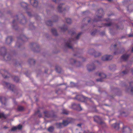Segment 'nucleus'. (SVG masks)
I'll return each mask as SVG.
<instances>
[{"label":"nucleus","mask_w":133,"mask_h":133,"mask_svg":"<svg viewBox=\"0 0 133 133\" xmlns=\"http://www.w3.org/2000/svg\"><path fill=\"white\" fill-rule=\"evenodd\" d=\"M128 70H126L122 71L121 73V75H123L125 74H126L128 73Z\"/></svg>","instance_id":"30"},{"label":"nucleus","mask_w":133,"mask_h":133,"mask_svg":"<svg viewBox=\"0 0 133 133\" xmlns=\"http://www.w3.org/2000/svg\"><path fill=\"white\" fill-rule=\"evenodd\" d=\"M131 51L132 52H133V47L132 48L131 50Z\"/></svg>","instance_id":"52"},{"label":"nucleus","mask_w":133,"mask_h":133,"mask_svg":"<svg viewBox=\"0 0 133 133\" xmlns=\"http://www.w3.org/2000/svg\"><path fill=\"white\" fill-rule=\"evenodd\" d=\"M63 5V4H60L58 6L57 8V10L59 12L63 11V9L62 8Z\"/></svg>","instance_id":"13"},{"label":"nucleus","mask_w":133,"mask_h":133,"mask_svg":"<svg viewBox=\"0 0 133 133\" xmlns=\"http://www.w3.org/2000/svg\"><path fill=\"white\" fill-rule=\"evenodd\" d=\"M51 32L55 36H57V34L56 30L55 29H51Z\"/></svg>","instance_id":"23"},{"label":"nucleus","mask_w":133,"mask_h":133,"mask_svg":"<svg viewBox=\"0 0 133 133\" xmlns=\"http://www.w3.org/2000/svg\"><path fill=\"white\" fill-rule=\"evenodd\" d=\"M62 113L63 114H68V112L65 110H63V111Z\"/></svg>","instance_id":"33"},{"label":"nucleus","mask_w":133,"mask_h":133,"mask_svg":"<svg viewBox=\"0 0 133 133\" xmlns=\"http://www.w3.org/2000/svg\"><path fill=\"white\" fill-rule=\"evenodd\" d=\"M12 38L11 36L8 37L6 39V42L7 44H9L12 41Z\"/></svg>","instance_id":"10"},{"label":"nucleus","mask_w":133,"mask_h":133,"mask_svg":"<svg viewBox=\"0 0 133 133\" xmlns=\"http://www.w3.org/2000/svg\"><path fill=\"white\" fill-rule=\"evenodd\" d=\"M55 68L57 72L58 73L61 72V69L59 66H56Z\"/></svg>","instance_id":"21"},{"label":"nucleus","mask_w":133,"mask_h":133,"mask_svg":"<svg viewBox=\"0 0 133 133\" xmlns=\"http://www.w3.org/2000/svg\"><path fill=\"white\" fill-rule=\"evenodd\" d=\"M129 55L126 54H124L121 57V58L123 60H126L128 58Z\"/></svg>","instance_id":"15"},{"label":"nucleus","mask_w":133,"mask_h":133,"mask_svg":"<svg viewBox=\"0 0 133 133\" xmlns=\"http://www.w3.org/2000/svg\"><path fill=\"white\" fill-rule=\"evenodd\" d=\"M62 123L63 126H66L68 124L69 122L67 120H63Z\"/></svg>","instance_id":"25"},{"label":"nucleus","mask_w":133,"mask_h":133,"mask_svg":"<svg viewBox=\"0 0 133 133\" xmlns=\"http://www.w3.org/2000/svg\"><path fill=\"white\" fill-rule=\"evenodd\" d=\"M96 80L97 81H99L101 82H102L103 81L102 79L101 78L97 79H96Z\"/></svg>","instance_id":"39"},{"label":"nucleus","mask_w":133,"mask_h":133,"mask_svg":"<svg viewBox=\"0 0 133 133\" xmlns=\"http://www.w3.org/2000/svg\"><path fill=\"white\" fill-rule=\"evenodd\" d=\"M70 62L72 64H73L76 62V61L74 59H72L70 60Z\"/></svg>","instance_id":"35"},{"label":"nucleus","mask_w":133,"mask_h":133,"mask_svg":"<svg viewBox=\"0 0 133 133\" xmlns=\"http://www.w3.org/2000/svg\"><path fill=\"white\" fill-rule=\"evenodd\" d=\"M31 64H35V62L34 59H29L28 61Z\"/></svg>","instance_id":"26"},{"label":"nucleus","mask_w":133,"mask_h":133,"mask_svg":"<svg viewBox=\"0 0 133 133\" xmlns=\"http://www.w3.org/2000/svg\"><path fill=\"white\" fill-rule=\"evenodd\" d=\"M3 72L4 73V75H2L3 77L4 78H7V74H8V72L7 71L4 70H2Z\"/></svg>","instance_id":"17"},{"label":"nucleus","mask_w":133,"mask_h":133,"mask_svg":"<svg viewBox=\"0 0 133 133\" xmlns=\"http://www.w3.org/2000/svg\"><path fill=\"white\" fill-rule=\"evenodd\" d=\"M30 2L34 7H36L38 5V2L37 0H30Z\"/></svg>","instance_id":"8"},{"label":"nucleus","mask_w":133,"mask_h":133,"mask_svg":"<svg viewBox=\"0 0 133 133\" xmlns=\"http://www.w3.org/2000/svg\"><path fill=\"white\" fill-rule=\"evenodd\" d=\"M27 13L29 16H31V14L30 12H28Z\"/></svg>","instance_id":"45"},{"label":"nucleus","mask_w":133,"mask_h":133,"mask_svg":"<svg viewBox=\"0 0 133 133\" xmlns=\"http://www.w3.org/2000/svg\"><path fill=\"white\" fill-rule=\"evenodd\" d=\"M87 68L89 71H91L93 70L95 68V64L93 63H92L91 64L88 65Z\"/></svg>","instance_id":"5"},{"label":"nucleus","mask_w":133,"mask_h":133,"mask_svg":"<svg viewBox=\"0 0 133 133\" xmlns=\"http://www.w3.org/2000/svg\"><path fill=\"white\" fill-rule=\"evenodd\" d=\"M90 20H88V23H89V22H90Z\"/></svg>","instance_id":"60"},{"label":"nucleus","mask_w":133,"mask_h":133,"mask_svg":"<svg viewBox=\"0 0 133 133\" xmlns=\"http://www.w3.org/2000/svg\"><path fill=\"white\" fill-rule=\"evenodd\" d=\"M130 87H131L130 90L131 94L132 95H133V82H130Z\"/></svg>","instance_id":"18"},{"label":"nucleus","mask_w":133,"mask_h":133,"mask_svg":"<svg viewBox=\"0 0 133 133\" xmlns=\"http://www.w3.org/2000/svg\"><path fill=\"white\" fill-rule=\"evenodd\" d=\"M123 49V51H122V52H120V53H123V52H124V49Z\"/></svg>","instance_id":"56"},{"label":"nucleus","mask_w":133,"mask_h":133,"mask_svg":"<svg viewBox=\"0 0 133 133\" xmlns=\"http://www.w3.org/2000/svg\"><path fill=\"white\" fill-rule=\"evenodd\" d=\"M21 5L22 7L24 8H26L28 5L27 3L24 2H22L21 4Z\"/></svg>","instance_id":"22"},{"label":"nucleus","mask_w":133,"mask_h":133,"mask_svg":"<svg viewBox=\"0 0 133 133\" xmlns=\"http://www.w3.org/2000/svg\"><path fill=\"white\" fill-rule=\"evenodd\" d=\"M46 23L47 25L49 26H51L52 25V22L50 21H48Z\"/></svg>","instance_id":"28"},{"label":"nucleus","mask_w":133,"mask_h":133,"mask_svg":"<svg viewBox=\"0 0 133 133\" xmlns=\"http://www.w3.org/2000/svg\"><path fill=\"white\" fill-rule=\"evenodd\" d=\"M66 22L68 24H70L71 23V21L70 19L69 18H67L66 19Z\"/></svg>","instance_id":"31"},{"label":"nucleus","mask_w":133,"mask_h":133,"mask_svg":"<svg viewBox=\"0 0 133 133\" xmlns=\"http://www.w3.org/2000/svg\"><path fill=\"white\" fill-rule=\"evenodd\" d=\"M97 53L98 54V56H99L101 55V54L100 53Z\"/></svg>","instance_id":"53"},{"label":"nucleus","mask_w":133,"mask_h":133,"mask_svg":"<svg viewBox=\"0 0 133 133\" xmlns=\"http://www.w3.org/2000/svg\"><path fill=\"white\" fill-rule=\"evenodd\" d=\"M111 25L110 23H107L106 24V25L108 26H110Z\"/></svg>","instance_id":"46"},{"label":"nucleus","mask_w":133,"mask_h":133,"mask_svg":"<svg viewBox=\"0 0 133 133\" xmlns=\"http://www.w3.org/2000/svg\"><path fill=\"white\" fill-rule=\"evenodd\" d=\"M119 124L115 123L112 125L111 126L115 129L118 130L119 128Z\"/></svg>","instance_id":"9"},{"label":"nucleus","mask_w":133,"mask_h":133,"mask_svg":"<svg viewBox=\"0 0 133 133\" xmlns=\"http://www.w3.org/2000/svg\"><path fill=\"white\" fill-rule=\"evenodd\" d=\"M98 75L99 76H101L102 78H104L106 77L105 75L103 73H99L98 74Z\"/></svg>","instance_id":"24"},{"label":"nucleus","mask_w":133,"mask_h":133,"mask_svg":"<svg viewBox=\"0 0 133 133\" xmlns=\"http://www.w3.org/2000/svg\"><path fill=\"white\" fill-rule=\"evenodd\" d=\"M96 62H98L97 61H95V62H94V63H95V64H96Z\"/></svg>","instance_id":"55"},{"label":"nucleus","mask_w":133,"mask_h":133,"mask_svg":"<svg viewBox=\"0 0 133 133\" xmlns=\"http://www.w3.org/2000/svg\"><path fill=\"white\" fill-rule=\"evenodd\" d=\"M94 51V50H93V49H91V50H89V51L88 52H89V53L90 54H92V53H91L90 52V51Z\"/></svg>","instance_id":"43"},{"label":"nucleus","mask_w":133,"mask_h":133,"mask_svg":"<svg viewBox=\"0 0 133 133\" xmlns=\"http://www.w3.org/2000/svg\"><path fill=\"white\" fill-rule=\"evenodd\" d=\"M52 1L55 2V3H57L59 1H61V0H52Z\"/></svg>","instance_id":"41"},{"label":"nucleus","mask_w":133,"mask_h":133,"mask_svg":"<svg viewBox=\"0 0 133 133\" xmlns=\"http://www.w3.org/2000/svg\"><path fill=\"white\" fill-rule=\"evenodd\" d=\"M61 31H65L67 29V26L65 25H63L61 28Z\"/></svg>","instance_id":"20"},{"label":"nucleus","mask_w":133,"mask_h":133,"mask_svg":"<svg viewBox=\"0 0 133 133\" xmlns=\"http://www.w3.org/2000/svg\"><path fill=\"white\" fill-rule=\"evenodd\" d=\"M4 116V114L3 113H0V118L3 117Z\"/></svg>","instance_id":"40"},{"label":"nucleus","mask_w":133,"mask_h":133,"mask_svg":"<svg viewBox=\"0 0 133 133\" xmlns=\"http://www.w3.org/2000/svg\"><path fill=\"white\" fill-rule=\"evenodd\" d=\"M27 39H28L26 37V36H23L22 37V40H23V41H26L27 40Z\"/></svg>","instance_id":"34"},{"label":"nucleus","mask_w":133,"mask_h":133,"mask_svg":"<svg viewBox=\"0 0 133 133\" xmlns=\"http://www.w3.org/2000/svg\"><path fill=\"white\" fill-rule=\"evenodd\" d=\"M8 128V127H6V126H5L4 127V128H4V129H7V128Z\"/></svg>","instance_id":"51"},{"label":"nucleus","mask_w":133,"mask_h":133,"mask_svg":"<svg viewBox=\"0 0 133 133\" xmlns=\"http://www.w3.org/2000/svg\"><path fill=\"white\" fill-rule=\"evenodd\" d=\"M13 78L15 81L16 82H17L19 81V78L17 76H15Z\"/></svg>","instance_id":"32"},{"label":"nucleus","mask_w":133,"mask_h":133,"mask_svg":"<svg viewBox=\"0 0 133 133\" xmlns=\"http://www.w3.org/2000/svg\"><path fill=\"white\" fill-rule=\"evenodd\" d=\"M114 46L115 47H116V44L114 45Z\"/></svg>","instance_id":"61"},{"label":"nucleus","mask_w":133,"mask_h":133,"mask_svg":"<svg viewBox=\"0 0 133 133\" xmlns=\"http://www.w3.org/2000/svg\"><path fill=\"white\" fill-rule=\"evenodd\" d=\"M128 36L129 37H133V33L129 34Z\"/></svg>","instance_id":"44"},{"label":"nucleus","mask_w":133,"mask_h":133,"mask_svg":"<svg viewBox=\"0 0 133 133\" xmlns=\"http://www.w3.org/2000/svg\"><path fill=\"white\" fill-rule=\"evenodd\" d=\"M80 96L79 95H77L75 97V98L78 100H80V99L78 98V97H79Z\"/></svg>","instance_id":"42"},{"label":"nucleus","mask_w":133,"mask_h":133,"mask_svg":"<svg viewBox=\"0 0 133 133\" xmlns=\"http://www.w3.org/2000/svg\"><path fill=\"white\" fill-rule=\"evenodd\" d=\"M98 15H97V18L98 19L97 20H96L95 19L94 20V21L97 22L98 21H100V18L102 17L103 14V10L102 9H99L98 11Z\"/></svg>","instance_id":"2"},{"label":"nucleus","mask_w":133,"mask_h":133,"mask_svg":"<svg viewBox=\"0 0 133 133\" xmlns=\"http://www.w3.org/2000/svg\"><path fill=\"white\" fill-rule=\"evenodd\" d=\"M17 127V129H20L22 128V125L19 124Z\"/></svg>","instance_id":"38"},{"label":"nucleus","mask_w":133,"mask_h":133,"mask_svg":"<svg viewBox=\"0 0 133 133\" xmlns=\"http://www.w3.org/2000/svg\"><path fill=\"white\" fill-rule=\"evenodd\" d=\"M75 32H72L71 33V35L72 36H73V35H74L75 34Z\"/></svg>","instance_id":"48"},{"label":"nucleus","mask_w":133,"mask_h":133,"mask_svg":"<svg viewBox=\"0 0 133 133\" xmlns=\"http://www.w3.org/2000/svg\"><path fill=\"white\" fill-rule=\"evenodd\" d=\"M77 126L79 127H81V124H77Z\"/></svg>","instance_id":"49"},{"label":"nucleus","mask_w":133,"mask_h":133,"mask_svg":"<svg viewBox=\"0 0 133 133\" xmlns=\"http://www.w3.org/2000/svg\"><path fill=\"white\" fill-rule=\"evenodd\" d=\"M111 68H112V67H111V66L110 67V69H111V70H112V69H111Z\"/></svg>","instance_id":"57"},{"label":"nucleus","mask_w":133,"mask_h":133,"mask_svg":"<svg viewBox=\"0 0 133 133\" xmlns=\"http://www.w3.org/2000/svg\"><path fill=\"white\" fill-rule=\"evenodd\" d=\"M94 121L97 122L100 121L101 118L98 116H96L94 117Z\"/></svg>","instance_id":"14"},{"label":"nucleus","mask_w":133,"mask_h":133,"mask_svg":"<svg viewBox=\"0 0 133 133\" xmlns=\"http://www.w3.org/2000/svg\"><path fill=\"white\" fill-rule=\"evenodd\" d=\"M71 84H74V83H73V82H71Z\"/></svg>","instance_id":"62"},{"label":"nucleus","mask_w":133,"mask_h":133,"mask_svg":"<svg viewBox=\"0 0 133 133\" xmlns=\"http://www.w3.org/2000/svg\"><path fill=\"white\" fill-rule=\"evenodd\" d=\"M8 54H9L6 53V54L3 55L4 56V58L5 59L6 58V59L8 60H10L11 57V55Z\"/></svg>","instance_id":"11"},{"label":"nucleus","mask_w":133,"mask_h":133,"mask_svg":"<svg viewBox=\"0 0 133 133\" xmlns=\"http://www.w3.org/2000/svg\"><path fill=\"white\" fill-rule=\"evenodd\" d=\"M131 130L129 127H125L123 128V131L124 133H130Z\"/></svg>","instance_id":"6"},{"label":"nucleus","mask_w":133,"mask_h":133,"mask_svg":"<svg viewBox=\"0 0 133 133\" xmlns=\"http://www.w3.org/2000/svg\"><path fill=\"white\" fill-rule=\"evenodd\" d=\"M56 127L57 128H61L63 126V123H58L56 124Z\"/></svg>","instance_id":"16"},{"label":"nucleus","mask_w":133,"mask_h":133,"mask_svg":"<svg viewBox=\"0 0 133 133\" xmlns=\"http://www.w3.org/2000/svg\"><path fill=\"white\" fill-rule=\"evenodd\" d=\"M103 123H104L103 122H101L100 123V124H103Z\"/></svg>","instance_id":"50"},{"label":"nucleus","mask_w":133,"mask_h":133,"mask_svg":"<svg viewBox=\"0 0 133 133\" xmlns=\"http://www.w3.org/2000/svg\"><path fill=\"white\" fill-rule=\"evenodd\" d=\"M131 71L132 72H133V70H131Z\"/></svg>","instance_id":"63"},{"label":"nucleus","mask_w":133,"mask_h":133,"mask_svg":"<svg viewBox=\"0 0 133 133\" xmlns=\"http://www.w3.org/2000/svg\"><path fill=\"white\" fill-rule=\"evenodd\" d=\"M20 16L23 17V19L21 20V23L22 24H24L26 22V20L24 16L22 14H21Z\"/></svg>","instance_id":"12"},{"label":"nucleus","mask_w":133,"mask_h":133,"mask_svg":"<svg viewBox=\"0 0 133 133\" xmlns=\"http://www.w3.org/2000/svg\"><path fill=\"white\" fill-rule=\"evenodd\" d=\"M77 110L79 111H80L82 110L81 107L79 104L78 105V108L77 109Z\"/></svg>","instance_id":"36"},{"label":"nucleus","mask_w":133,"mask_h":133,"mask_svg":"<svg viewBox=\"0 0 133 133\" xmlns=\"http://www.w3.org/2000/svg\"><path fill=\"white\" fill-rule=\"evenodd\" d=\"M2 84L4 87L8 88L9 89L12 91H14V85H13L7 83L5 82H3Z\"/></svg>","instance_id":"3"},{"label":"nucleus","mask_w":133,"mask_h":133,"mask_svg":"<svg viewBox=\"0 0 133 133\" xmlns=\"http://www.w3.org/2000/svg\"><path fill=\"white\" fill-rule=\"evenodd\" d=\"M15 22V20H14L13 21V23H14V22Z\"/></svg>","instance_id":"58"},{"label":"nucleus","mask_w":133,"mask_h":133,"mask_svg":"<svg viewBox=\"0 0 133 133\" xmlns=\"http://www.w3.org/2000/svg\"><path fill=\"white\" fill-rule=\"evenodd\" d=\"M16 45H18V43L17 42L16 43Z\"/></svg>","instance_id":"54"},{"label":"nucleus","mask_w":133,"mask_h":133,"mask_svg":"<svg viewBox=\"0 0 133 133\" xmlns=\"http://www.w3.org/2000/svg\"><path fill=\"white\" fill-rule=\"evenodd\" d=\"M84 133H88V132L87 131L84 130L83 131ZM79 133H81L80 132H79Z\"/></svg>","instance_id":"47"},{"label":"nucleus","mask_w":133,"mask_h":133,"mask_svg":"<svg viewBox=\"0 0 133 133\" xmlns=\"http://www.w3.org/2000/svg\"><path fill=\"white\" fill-rule=\"evenodd\" d=\"M17 129V127H12L11 129V130L12 131H15Z\"/></svg>","instance_id":"37"},{"label":"nucleus","mask_w":133,"mask_h":133,"mask_svg":"<svg viewBox=\"0 0 133 133\" xmlns=\"http://www.w3.org/2000/svg\"><path fill=\"white\" fill-rule=\"evenodd\" d=\"M54 130V128L52 126L50 127L48 129V130L50 132H52Z\"/></svg>","instance_id":"29"},{"label":"nucleus","mask_w":133,"mask_h":133,"mask_svg":"<svg viewBox=\"0 0 133 133\" xmlns=\"http://www.w3.org/2000/svg\"><path fill=\"white\" fill-rule=\"evenodd\" d=\"M44 113L45 117H49L50 116V112L48 111H45L44 112Z\"/></svg>","instance_id":"19"},{"label":"nucleus","mask_w":133,"mask_h":133,"mask_svg":"<svg viewBox=\"0 0 133 133\" xmlns=\"http://www.w3.org/2000/svg\"><path fill=\"white\" fill-rule=\"evenodd\" d=\"M82 34V32H80L78 34L75 38H71L66 43V46L69 48L71 49L72 48L71 44V41H74V40L75 39H78L80 35Z\"/></svg>","instance_id":"1"},{"label":"nucleus","mask_w":133,"mask_h":133,"mask_svg":"<svg viewBox=\"0 0 133 133\" xmlns=\"http://www.w3.org/2000/svg\"><path fill=\"white\" fill-rule=\"evenodd\" d=\"M6 99L4 97H0V101L2 104L6 105Z\"/></svg>","instance_id":"7"},{"label":"nucleus","mask_w":133,"mask_h":133,"mask_svg":"<svg viewBox=\"0 0 133 133\" xmlns=\"http://www.w3.org/2000/svg\"><path fill=\"white\" fill-rule=\"evenodd\" d=\"M17 109L19 111H22L24 110V108L22 106H19L18 107Z\"/></svg>","instance_id":"27"},{"label":"nucleus","mask_w":133,"mask_h":133,"mask_svg":"<svg viewBox=\"0 0 133 133\" xmlns=\"http://www.w3.org/2000/svg\"><path fill=\"white\" fill-rule=\"evenodd\" d=\"M126 90H127V91H128V88H126Z\"/></svg>","instance_id":"59"},{"label":"nucleus","mask_w":133,"mask_h":133,"mask_svg":"<svg viewBox=\"0 0 133 133\" xmlns=\"http://www.w3.org/2000/svg\"><path fill=\"white\" fill-rule=\"evenodd\" d=\"M112 56L111 55H105L102 57V59L103 61H106L111 59Z\"/></svg>","instance_id":"4"},{"label":"nucleus","mask_w":133,"mask_h":133,"mask_svg":"<svg viewBox=\"0 0 133 133\" xmlns=\"http://www.w3.org/2000/svg\"><path fill=\"white\" fill-rule=\"evenodd\" d=\"M107 0L109 1H111V0Z\"/></svg>","instance_id":"64"}]
</instances>
